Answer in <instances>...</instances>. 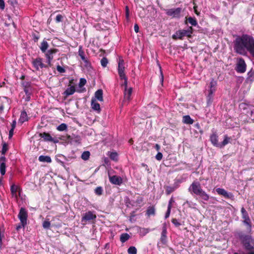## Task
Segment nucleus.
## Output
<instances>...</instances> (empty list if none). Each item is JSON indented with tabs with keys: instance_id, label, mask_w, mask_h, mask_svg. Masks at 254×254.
Wrapping results in <instances>:
<instances>
[{
	"instance_id": "nucleus-21",
	"label": "nucleus",
	"mask_w": 254,
	"mask_h": 254,
	"mask_svg": "<svg viewBox=\"0 0 254 254\" xmlns=\"http://www.w3.org/2000/svg\"><path fill=\"white\" fill-rule=\"evenodd\" d=\"M210 141L214 146L219 147L220 143L218 142V136L216 133H213L210 136Z\"/></svg>"
},
{
	"instance_id": "nucleus-33",
	"label": "nucleus",
	"mask_w": 254,
	"mask_h": 254,
	"mask_svg": "<svg viewBox=\"0 0 254 254\" xmlns=\"http://www.w3.org/2000/svg\"><path fill=\"white\" fill-rule=\"evenodd\" d=\"M108 155L109 156L110 158L114 160L117 161L118 160V154L115 152H109Z\"/></svg>"
},
{
	"instance_id": "nucleus-54",
	"label": "nucleus",
	"mask_w": 254,
	"mask_h": 254,
	"mask_svg": "<svg viewBox=\"0 0 254 254\" xmlns=\"http://www.w3.org/2000/svg\"><path fill=\"white\" fill-rule=\"evenodd\" d=\"M57 69L60 73H64L65 72V69L60 65H58L57 66Z\"/></svg>"
},
{
	"instance_id": "nucleus-46",
	"label": "nucleus",
	"mask_w": 254,
	"mask_h": 254,
	"mask_svg": "<svg viewBox=\"0 0 254 254\" xmlns=\"http://www.w3.org/2000/svg\"><path fill=\"white\" fill-rule=\"evenodd\" d=\"M78 55L80 57V58L82 61H85L86 58L85 57L84 53L82 51V50L81 49V48L79 49Z\"/></svg>"
},
{
	"instance_id": "nucleus-50",
	"label": "nucleus",
	"mask_w": 254,
	"mask_h": 254,
	"mask_svg": "<svg viewBox=\"0 0 254 254\" xmlns=\"http://www.w3.org/2000/svg\"><path fill=\"white\" fill-rule=\"evenodd\" d=\"M172 223L176 226V227H179L181 225V223L178 222V220L176 218H174L172 220Z\"/></svg>"
},
{
	"instance_id": "nucleus-58",
	"label": "nucleus",
	"mask_w": 254,
	"mask_h": 254,
	"mask_svg": "<svg viewBox=\"0 0 254 254\" xmlns=\"http://www.w3.org/2000/svg\"><path fill=\"white\" fill-rule=\"evenodd\" d=\"M14 129H11L9 131V138H11L13 135Z\"/></svg>"
},
{
	"instance_id": "nucleus-64",
	"label": "nucleus",
	"mask_w": 254,
	"mask_h": 254,
	"mask_svg": "<svg viewBox=\"0 0 254 254\" xmlns=\"http://www.w3.org/2000/svg\"><path fill=\"white\" fill-rule=\"evenodd\" d=\"M83 61L85 63V66H88V65H89V63L86 58H85V61Z\"/></svg>"
},
{
	"instance_id": "nucleus-42",
	"label": "nucleus",
	"mask_w": 254,
	"mask_h": 254,
	"mask_svg": "<svg viewBox=\"0 0 254 254\" xmlns=\"http://www.w3.org/2000/svg\"><path fill=\"white\" fill-rule=\"evenodd\" d=\"M241 213L242 214V218L244 219H247V218H249V215L244 207L241 208Z\"/></svg>"
},
{
	"instance_id": "nucleus-32",
	"label": "nucleus",
	"mask_w": 254,
	"mask_h": 254,
	"mask_svg": "<svg viewBox=\"0 0 254 254\" xmlns=\"http://www.w3.org/2000/svg\"><path fill=\"white\" fill-rule=\"evenodd\" d=\"M67 128V126L64 123H63L57 127V129L60 131H63L66 130Z\"/></svg>"
},
{
	"instance_id": "nucleus-12",
	"label": "nucleus",
	"mask_w": 254,
	"mask_h": 254,
	"mask_svg": "<svg viewBox=\"0 0 254 254\" xmlns=\"http://www.w3.org/2000/svg\"><path fill=\"white\" fill-rule=\"evenodd\" d=\"M96 216L93 212L88 211L84 214V216L82 218V222H86L87 221H90L95 219Z\"/></svg>"
},
{
	"instance_id": "nucleus-18",
	"label": "nucleus",
	"mask_w": 254,
	"mask_h": 254,
	"mask_svg": "<svg viewBox=\"0 0 254 254\" xmlns=\"http://www.w3.org/2000/svg\"><path fill=\"white\" fill-rule=\"evenodd\" d=\"M216 191L220 195H223V196L227 198H230L232 196L231 193L228 192L223 189L217 188L216 189Z\"/></svg>"
},
{
	"instance_id": "nucleus-39",
	"label": "nucleus",
	"mask_w": 254,
	"mask_h": 254,
	"mask_svg": "<svg viewBox=\"0 0 254 254\" xmlns=\"http://www.w3.org/2000/svg\"><path fill=\"white\" fill-rule=\"evenodd\" d=\"M127 252L129 254H136L137 250L135 247L131 246L128 249Z\"/></svg>"
},
{
	"instance_id": "nucleus-34",
	"label": "nucleus",
	"mask_w": 254,
	"mask_h": 254,
	"mask_svg": "<svg viewBox=\"0 0 254 254\" xmlns=\"http://www.w3.org/2000/svg\"><path fill=\"white\" fill-rule=\"evenodd\" d=\"M216 84V81L214 79H212L210 83V89L209 91L213 90V92H214L215 91V87Z\"/></svg>"
},
{
	"instance_id": "nucleus-4",
	"label": "nucleus",
	"mask_w": 254,
	"mask_h": 254,
	"mask_svg": "<svg viewBox=\"0 0 254 254\" xmlns=\"http://www.w3.org/2000/svg\"><path fill=\"white\" fill-rule=\"evenodd\" d=\"M193 29L191 27H189L187 29H183L177 31L175 34L172 36L174 39H182L183 37L187 36L190 37L192 34Z\"/></svg>"
},
{
	"instance_id": "nucleus-30",
	"label": "nucleus",
	"mask_w": 254,
	"mask_h": 254,
	"mask_svg": "<svg viewBox=\"0 0 254 254\" xmlns=\"http://www.w3.org/2000/svg\"><path fill=\"white\" fill-rule=\"evenodd\" d=\"M130 238L129 235L127 233H123L120 236V241L122 243H125Z\"/></svg>"
},
{
	"instance_id": "nucleus-61",
	"label": "nucleus",
	"mask_w": 254,
	"mask_h": 254,
	"mask_svg": "<svg viewBox=\"0 0 254 254\" xmlns=\"http://www.w3.org/2000/svg\"><path fill=\"white\" fill-rule=\"evenodd\" d=\"M59 139L58 138H54L52 137V140L51 141V142H53L55 143H57L58 142H59Z\"/></svg>"
},
{
	"instance_id": "nucleus-37",
	"label": "nucleus",
	"mask_w": 254,
	"mask_h": 254,
	"mask_svg": "<svg viewBox=\"0 0 254 254\" xmlns=\"http://www.w3.org/2000/svg\"><path fill=\"white\" fill-rule=\"evenodd\" d=\"M70 138V135L66 134V135H62L59 137V139L61 140L64 141L67 143H69V140Z\"/></svg>"
},
{
	"instance_id": "nucleus-56",
	"label": "nucleus",
	"mask_w": 254,
	"mask_h": 254,
	"mask_svg": "<svg viewBox=\"0 0 254 254\" xmlns=\"http://www.w3.org/2000/svg\"><path fill=\"white\" fill-rule=\"evenodd\" d=\"M4 237L3 233H2L1 231H0V248L2 246V239Z\"/></svg>"
},
{
	"instance_id": "nucleus-47",
	"label": "nucleus",
	"mask_w": 254,
	"mask_h": 254,
	"mask_svg": "<svg viewBox=\"0 0 254 254\" xmlns=\"http://www.w3.org/2000/svg\"><path fill=\"white\" fill-rule=\"evenodd\" d=\"M24 92L26 95L27 96V98L29 99L30 98V95L31 94V89L30 87H25L24 88Z\"/></svg>"
},
{
	"instance_id": "nucleus-28",
	"label": "nucleus",
	"mask_w": 254,
	"mask_h": 254,
	"mask_svg": "<svg viewBox=\"0 0 254 254\" xmlns=\"http://www.w3.org/2000/svg\"><path fill=\"white\" fill-rule=\"evenodd\" d=\"M28 120V117L27 115V113L25 111H23L21 112L20 119H19V122L21 123H23L25 121H27Z\"/></svg>"
},
{
	"instance_id": "nucleus-7",
	"label": "nucleus",
	"mask_w": 254,
	"mask_h": 254,
	"mask_svg": "<svg viewBox=\"0 0 254 254\" xmlns=\"http://www.w3.org/2000/svg\"><path fill=\"white\" fill-rule=\"evenodd\" d=\"M165 11L167 15L171 16L172 18H179L180 17L182 8L180 7L170 8L167 9Z\"/></svg>"
},
{
	"instance_id": "nucleus-17",
	"label": "nucleus",
	"mask_w": 254,
	"mask_h": 254,
	"mask_svg": "<svg viewBox=\"0 0 254 254\" xmlns=\"http://www.w3.org/2000/svg\"><path fill=\"white\" fill-rule=\"evenodd\" d=\"M167 228L165 224H164L162 228L160 241L163 244H165L167 241Z\"/></svg>"
},
{
	"instance_id": "nucleus-52",
	"label": "nucleus",
	"mask_w": 254,
	"mask_h": 254,
	"mask_svg": "<svg viewBox=\"0 0 254 254\" xmlns=\"http://www.w3.org/2000/svg\"><path fill=\"white\" fill-rule=\"evenodd\" d=\"M121 79L124 80V82L123 83V86H125V89L127 88V76H125V78H120Z\"/></svg>"
},
{
	"instance_id": "nucleus-29",
	"label": "nucleus",
	"mask_w": 254,
	"mask_h": 254,
	"mask_svg": "<svg viewBox=\"0 0 254 254\" xmlns=\"http://www.w3.org/2000/svg\"><path fill=\"white\" fill-rule=\"evenodd\" d=\"M247 80L248 81H250L251 82L254 81V70H251L248 73V77Z\"/></svg>"
},
{
	"instance_id": "nucleus-63",
	"label": "nucleus",
	"mask_w": 254,
	"mask_h": 254,
	"mask_svg": "<svg viewBox=\"0 0 254 254\" xmlns=\"http://www.w3.org/2000/svg\"><path fill=\"white\" fill-rule=\"evenodd\" d=\"M248 253L246 254H254V249L253 250L247 251Z\"/></svg>"
},
{
	"instance_id": "nucleus-57",
	"label": "nucleus",
	"mask_w": 254,
	"mask_h": 254,
	"mask_svg": "<svg viewBox=\"0 0 254 254\" xmlns=\"http://www.w3.org/2000/svg\"><path fill=\"white\" fill-rule=\"evenodd\" d=\"M134 29L136 33H138L139 31V27L137 24H135L134 26Z\"/></svg>"
},
{
	"instance_id": "nucleus-36",
	"label": "nucleus",
	"mask_w": 254,
	"mask_h": 254,
	"mask_svg": "<svg viewBox=\"0 0 254 254\" xmlns=\"http://www.w3.org/2000/svg\"><path fill=\"white\" fill-rule=\"evenodd\" d=\"M90 156V152L89 151H84L81 155V158L84 160H87Z\"/></svg>"
},
{
	"instance_id": "nucleus-25",
	"label": "nucleus",
	"mask_w": 254,
	"mask_h": 254,
	"mask_svg": "<svg viewBox=\"0 0 254 254\" xmlns=\"http://www.w3.org/2000/svg\"><path fill=\"white\" fill-rule=\"evenodd\" d=\"M187 22H189L192 26H195L197 25V22L194 17H189L185 21L186 24H187Z\"/></svg>"
},
{
	"instance_id": "nucleus-24",
	"label": "nucleus",
	"mask_w": 254,
	"mask_h": 254,
	"mask_svg": "<svg viewBox=\"0 0 254 254\" xmlns=\"http://www.w3.org/2000/svg\"><path fill=\"white\" fill-rule=\"evenodd\" d=\"M39 160L42 162L51 163L52 159L49 156L41 155L39 157Z\"/></svg>"
},
{
	"instance_id": "nucleus-10",
	"label": "nucleus",
	"mask_w": 254,
	"mask_h": 254,
	"mask_svg": "<svg viewBox=\"0 0 254 254\" xmlns=\"http://www.w3.org/2000/svg\"><path fill=\"white\" fill-rule=\"evenodd\" d=\"M32 64L35 69L37 70L43 67L47 68L49 66L48 65H45L43 63L42 59L40 58H37L35 59H33L32 61Z\"/></svg>"
},
{
	"instance_id": "nucleus-40",
	"label": "nucleus",
	"mask_w": 254,
	"mask_h": 254,
	"mask_svg": "<svg viewBox=\"0 0 254 254\" xmlns=\"http://www.w3.org/2000/svg\"><path fill=\"white\" fill-rule=\"evenodd\" d=\"M51 226V223L49 220H46L43 222V227L44 229H48Z\"/></svg>"
},
{
	"instance_id": "nucleus-11",
	"label": "nucleus",
	"mask_w": 254,
	"mask_h": 254,
	"mask_svg": "<svg viewBox=\"0 0 254 254\" xmlns=\"http://www.w3.org/2000/svg\"><path fill=\"white\" fill-rule=\"evenodd\" d=\"M246 69V64L244 60L242 58L239 59L237 64V71L240 73H243L245 72Z\"/></svg>"
},
{
	"instance_id": "nucleus-43",
	"label": "nucleus",
	"mask_w": 254,
	"mask_h": 254,
	"mask_svg": "<svg viewBox=\"0 0 254 254\" xmlns=\"http://www.w3.org/2000/svg\"><path fill=\"white\" fill-rule=\"evenodd\" d=\"M95 192L97 195H100L102 194L103 189L101 187H97L95 190Z\"/></svg>"
},
{
	"instance_id": "nucleus-15",
	"label": "nucleus",
	"mask_w": 254,
	"mask_h": 254,
	"mask_svg": "<svg viewBox=\"0 0 254 254\" xmlns=\"http://www.w3.org/2000/svg\"><path fill=\"white\" fill-rule=\"evenodd\" d=\"M132 88H126L124 90V102H128L130 99V96L132 93Z\"/></svg>"
},
{
	"instance_id": "nucleus-49",
	"label": "nucleus",
	"mask_w": 254,
	"mask_h": 254,
	"mask_svg": "<svg viewBox=\"0 0 254 254\" xmlns=\"http://www.w3.org/2000/svg\"><path fill=\"white\" fill-rule=\"evenodd\" d=\"M64 16L61 14H58L56 17V21L57 22H60L62 21Z\"/></svg>"
},
{
	"instance_id": "nucleus-19",
	"label": "nucleus",
	"mask_w": 254,
	"mask_h": 254,
	"mask_svg": "<svg viewBox=\"0 0 254 254\" xmlns=\"http://www.w3.org/2000/svg\"><path fill=\"white\" fill-rule=\"evenodd\" d=\"M91 106L93 110L97 111L98 113L100 112V104L96 102L95 99H92Z\"/></svg>"
},
{
	"instance_id": "nucleus-27",
	"label": "nucleus",
	"mask_w": 254,
	"mask_h": 254,
	"mask_svg": "<svg viewBox=\"0 0 254 254\" xmlns=\"http://www.w3.org/2000/svg\"><path fill=\"white\" fill-rule=\"evenodd\" d=\"M183 122L187 124H192L193 123V120L191 119L190 116L187 115L183 117Z\"/></svg>"
},
{
	"instance_id": "nucleus-9",
	"label": "nucleus",
	"mask_w": 254,
	"mask_h": 254,
	"mask_svg": "<svg viewBox=\"0 0 254 254\" xmlns=\"http://www.w3.org/2000/svg\"><path fill=\"white\" fill-rule=\"evenodd\" d=\"M118 71L120 78H125L124 61L121 57L119 58Z\"/></svg>"
},
{
	"instance_id": "nucleus-6",
	"label": "nucleus",
	"mask_w": 254,
	"mask_h": 254,
	"mask_svg": "<svg viewBox=\"0 0 254 254\" xmlns=\"http://www.w3.org/2000/svg\"><path fill=\"white\" fill-rule=\"evenodd\" d=\"M18 217L23 227H24L27 224V220L28 217L27 211L24 208L21 207L20 208Z\"/></svg>"
},
{
	"instance_id": "nucleus-45",
	"label": "nucleus",
	"mask_w": 254,
	"mask_h": 254,
	"mask_svg": "<svg viewBox=\"0 0 254 254\" xmlns=\"http://www.w3.org/2000/svg\"><path fill=\"white\" fill-rule=\"evenodd\" d=\"M147 214L148 215L150 216L151 215H154L155 214V209L153 207H149L147 211Z\"/></svg>"
},
{
	"instance_id": "nucleus-38",
	"label": "nucleus",
	"mask_w": 254,
	"mask_h": 254,
	"mask_svg": "<svg viewBox=\"0 0 254 254\" xmlns=\"http://www.w3.org/2000/svg\"><path fill=\"white\" fill-rule=\"evenodd\" d=\"M213 90L209 91V94L207 97V102L208 104L211 103L213 100Z\"/></svg>"
},
{
	"instance_id": "nucleus-26",
	"label": "nucleus",
	"mask_w": 254,
	"mask_h": 254,
	"mask_svg": "<svg viewBox=\"0 0 254 254\" xmlns=\"http://www.w3.org/2000/svg\"><path fill=\"white\" fill-rule=\"evenodd\" d=\"M75 90L74 87L71 86L66 89L64 92V94H65L66 96L71 95L75 92Z\"/></svg>"
},
{
	"instance_id": "nucleus-1",
	"label": "nucleus",
	"mask_w": 254,
	"mask_h": 254,
	"mask_svg": "<svg viewBox=\"0 0 254 254\" xmlns=\"http://www.w3.org/2000/svg\"><path fill=\"white\" fill-rule=\"evenodd\" d=\"M234 50L241 55H245L249 51L254 55V39L251 36L244 34L237 37L234 42Z\"/></svg>"
},
{
	"instance_id": "nucleus-2",
	"label": "nucleus",
	"mask_w": 254,
	"mask_h": 254,
	"mask_svg": "<svg viewBox=\"0 0 254 254\" xmlns=\"http://www.w3.org/2000/svg\"><path fill=\"white\" fill-rule=\"evenodd\" d=\"M236 236L246 251L254 249V239L250 234L239 231L236 233Z\"/></svg>"
},
{
	"instance_id": "nucleus-60",
	"label": "nucleus",
	"mask_w": 254,
	"mask_h": 254,
	"mask_svg": "<svg viewBox=\"0 0 254 254\" xmlns=\"http://www.w3.org/2000/svg\"><path fill=\"white\" fill-rule=\"evenodd\" d=\"M142 166L146 167L145 170L148 172V173L151 172V170L149 168H148V166L146 165L142 164Z\"/></svg>"
},
{
	"instance_id": "nucleus-16",
	"label": "nucleus",
	"mask_w": 254,
	"mask_h": 254,
	"mask_svg": "<svg viewBox=\"0 0 254 254\" xmlns=\"http://www.w3.org/2000/svg\"><path fill=\"white\" fill-rule=\"evenodd\" d=\"M81 142V137L79 135H75L73 134L70 135V138L69 140V143L73 144H79Z\"/></svg>"
},
{
	"instance_id": "nucleus-14",
	"label": "nucleus",
	"mask_w": 254,
	"mask_h": 254,
	"mask_svg": "<svg viewBox=\"0 0 254 254\" xmlns=\"http://www.w3.org/2000/svg\"><path fill=\"white\" fill-rule=\"evenodd\" d=\"M110 182L114 185H120L123 183V180L121 177L117 176H109Z\"/></svg>"
},
{
	"instance_id": "nucleus-22",
	"label": "nucleus",
	"mask_w": 254,
	"mask_h": 254,
	"mask_svg": "<svg viewBox=\"0 0 254 254\" xmlns=\"http://www.w3.org/2000/svg\"><path fill=\"white\" fill-rule=\"evenodd\" d=\"M39 136L43 138L45 141H50L52 140V137L51 135L47 132L40 133Z\"/></svg>"
},
{
	"instance_id": "nucleus-51",
	"label": "nucleus",
	"mask_w": 254,
	"mask_h": 254,
	"mask_svg": "<svg viewBox=\"0 0 254 254\" xmlns=\"http://www.w3.org/2000/svg\"><path fill=\"white\" fill-rule=\"evenodd\" d=\"M86 83V80L85 78H81L80 79L79 86L82 87L84 86Z\"/></svg>"
},
{
	"instance_id": "nucleus-59",
	"label": "nucleus",
	"mask_w": 254,
	"mask_h": 254,
	"mask_svg": "<svg viewBox=\"0 0 254 254\" xmlns=\"http://www.w3.org/2000/svg\"><path fill=\"white\" fill-rule=\"evenodd\" d=\"M16 121L14 120L12 122V123L11 124V129H14V128H15V127H16Z\"/></svg>"
},
{
	"instance_id": "nucleus-3",
	"label": "nucleus",
	"mask_w": 254,
	"mask_h": 254,
	"mask_svg": "<svg viewBox=\"0 0 254 254\" xmlns=\"http://www.w3.org/2000/svg\"><path fill=\"white\" fill-rule=\"evenodd\" d=\"M189 191L191 194L199 196L202 200L207 201L209 199V195L202 190L200 183L197 181L192 182L189 188Z\"/></svg>"
},
{
	"instance_id": "nucleus-53",
	"label": "nucleus",
	"mask_w": 254,
	"mask_h": 254,
	"mask_svg": "<svg viewBox=\"0 0 254 254\" xmlns=\"http://www.w3.org/2000/svg\"><path fill=\"white\" fill-rule=\"evenodd\" d=\"M163 155L161 152H158V153L156 154L155 158L157 160H161L162 159Z\"/></svg>"
},
{
	"instance_id": "nucleus-31",
	"label": "nucleus",
	"mask_w": 254,
	"mask_h": 254,
	"mask_svg": "<svg viewBox=\"0 0 254 254\" xmlns=\"http://www.w3.org/2000/svg\"><path fill=\"white\" fill-rule=\"evenodd\" d=\"M230 140V137H228L227 135H225L224 139L222 143H220L219 147L222 148L227 145L229 142Z\"/></svg>"
},
{
	"instance_id": "nucleus-41",
	"label": "nucleus",
	"mask_w": 254,
	"mask_h": 254,
	"mask_svg": "<svg viewBox=\"0 0 254 254\" xmlns=\"http://www.w3.org/2000/svg\"><path fill=\"white\" fill-rule=\"evenodd\" d=\"M243 222H244V223L245 225H247L248 226L249 229L250 230V231H251V230L252 225H251V220H250V217L249 218H247V219H244Z\"/></svg>"
},
{
	"instance_id": "nucleus-20",
	"label": "nucleus",
	"mask_w": 254,
	"mask_h": 254,
	"mask_svg": "<svg viewBox=\"0 0 254 254\" xmlns=\"http://www.w3.org/2000/svg\"><path fill=\"white\" fill-rule=\"evenodd\" d=\"M92 99H95V100H98L99 101H103V91L102 89H98L95 93L94 98H92Z\"/></svg>"
},
{
	"instance_id": "nucleus-8",
	"label": "nucleus",
	"mask_w": 254,
	"mask_h": 254,
	"mask_svg": "<svg viewBox=\"0 0 254 254\" xmlns=\"http://www.w3.org/2000/svg\"><path fill=\"white\" fill-rule=\"evenodd\" d=\"M58 50L56 49H50L45 53V56L47 59V63L49 66H52V61L54 58V55L57 53Z\"/></svg>"
},
{
	"instance_id": "nucleus-23",
	"label": "nucleus",
	"mask_w": 254,
	"mask_h": 254,
	"mask_svg": "<svg viewBox=\"0 0 254 254\" xmlns=\"http://www.w3.org/2000/svg\"><path fill=\"white\" fill-rule=\"evenodd\" d=\"M49 47V44L48 42L45 40L43 41L41 43L40 49L42 53H45L47 51V49Z\"/></svg>"
},
{
	"instance_id": "nucleus-13",
	"label": "nucleus",
	"mask_w": 254,
	"mask_h": 254,
	"mask_svg": "<svg viewBox=\"0 0 254 254\" xmlns=\"http://www.w3.org/2000/svg\"><path fill=\"white\" fill-rule=\"evenodd\" d=\"M10 191L12 197L17 199L18 195L20 194V190L18 186L12 185L10 188Z\"/></svg>"
},
{
	"instance_id": "nucleus-62",
	"label": "nucleus",
	"mask_w": 254,
	"mask_h": 254,
	"mask_svg": "<svg viewBox=\"0 0 254 254\" xmlns=\"http://www.w3.org/2000/svg\"><path fill=\"white\" fill-rule=\"evenodd\" d=\"M192 204V202L191 201H189L188 200H187L184 204H187L190 207L191 206V205Z\"/></svg>"
},
{
	"instance_id": "nucleus-48",
	"label": "nucleus",
	"mask_w": 254,
	"mask_h": 254,
	"mask_svg": "<svg viewBox=\"0 0 254 254\" xmlns=\"http://www.w3.org/2000/svg\"><path fill=\"white\" fill-rule=\"evenodd\" d=\"M171 207H172V205H168V209H167V211L165 214V218L166 219H167V218H168L170 216V212H171Z\"/></svg>"
},
{
	"instance_id": "nucleus-44",
	"label": "nucleus",
	"mask_w": 254,
	"mask_h": 254,
	"mask_svg": "<svg viewBox=\"0 0 254 254\" xmlns=\"http://www.w3.org/2000/svg\"><path fill=\"white\" fill-rule=\"evenodd\" d=\"M108 63V61L106 58H103L101 60V64L102 66L104 67H106Z\"/></svg>"
},
{
	"instance_id": "nucleus-35",
	"label": "nucleus",
	"mask_w": 254,
	"mask_h": 254,
	"mask_svg": "<svg viewBox=\"0 0 254 254\" xmlns=\"http://www.w3.org/2000/svg\"><path fill=\"white\" fill-rule=\"evenodd\" d=\"M176 189L175 187L167 186L166 188V192L167 194H170L173 192Z\"/></svg>"
},
{
	"instance_id": "nucleus-5",
	"label": "nucleus",
	"mask_w": 254,
	"mask_h": 254,
	"mask_svg": "<svg viewBox=\"0 0 254 254\" xmlns=\"http://www.w3.org/2000/svg\"><path fill=\"white\" fill-rule=\"evenodd\" d=\"M8 150V145L6 143L2 144L1 153L3 156L0 157V172L1 175H4L5 173V162L6 158L4 155Z\"/></svg>"
},
{
	"instance_id": "nucleus-55",
	"label": "nucleus",
	"mask_w": 254,
	"mask_h": 254,
	"mask_svg": "<svg viewBox=\"0 0 254 254\" xmlns=\"http://www.w3.org/2000/svg\"><path fill=\"white\" fill-rule=\"evenodd\" d=\"M5 4L3 0H0V9L3 10L4 8Z\"/></svg>"
}]
</instances>
